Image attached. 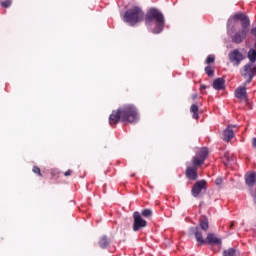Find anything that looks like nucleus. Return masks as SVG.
<instances>
[{"label": "nucleus", "instance_id": "4be33fe9", "mask_svg": "<svg viewBox=\"0 0 256 256\" xmlns=\"http://www.w3.org/2000/svg\"><path fill=\"white\" fill-rule=\"evenodd\" d=\"M142 215L143 217H151V215H153V212L151 211V209H144L142 211Z\"/></svg>", "mask_w": 256, "mask_h": 256}, {"label": "nucleus", "instance_id": "ddd939ff", "mask_svg": "<svg viewBox=\"0 0 256 256\" xmlns=\"http://www.w3.org/2000/svg\"><path fill=\"white\" fill-rule=\"evenodd\" d=\"M206 241L210 245H221L222 243L221 238H217V236H215V234L212 233L207 235Z\"/></svg>", "mask_w": 256, "mask_h": 256}, {"label": "nucleus", "instance_id": "412c9836", "mask_svg": "<svg viewBox=\"0 0 256 256\" xmlns=\"http://www.w3.org/2000/svg\"><path fill=\"white\" fill-rule=\"evenodd\" d=\"M205 73L208 75V77H213V75H215V71H213V68H211V66L205 67Z\"/></svg>", "mask_w": 256, "mask_h": 256}, {"label": "nucleus", "instance_id": "20e7f679", "mask_svg": "<svg viewBox=\"0 0 256 256\" xmlns=\"http://www.w3.org/2000/svg\"><path fill=\"white\" fill-rule=\"evenodd\" d=\"M207 155H209V150L207 148H201L199 152L193 157L192 163L194 167H187L186 175L188 179L191 181H195L197 179V168L201 167L203 163H205V159H207Z\"/></svg>", "mask_w": 256, "mask_h": 256}, {"label": "nucleus", "instance_id": "a878e982", "mask_svg": "<svg viewBox=\"0 0 256 256\" xmlns=\"http://www.w3.org/2000/svg\"><path fill=\"white\" fill-rule=\"evenodd\" d=\"M248 80L244 83V87H247V85H249V83H251V81H253V77L248 76Z\"/></svg>", "mask_w": 256, "mask_h": 256}, {"label": "nucleus", "instance_id": "cd10ccee", "mask_svg": "<svg viewBox=\"0 0 256 256\" xmlns=\"http://www.w3.org/2000/svg\"><path fill=\"white\" fill-rule=\"evenodd\" d=\"M252 147L256 149V138L252 139Z\"/></svg>", "mask_w": 256, "mask_h": 256}, {"label": "nucleus", "instance_id": "0eeeda50", "mask_svg": "<svg viewBox=\"0 0 256 256\" xmlns=\"http://www.w3.org/2000/svg\"><path fill=\"white\" fill-rule=\"evenodd\" d=\"M134 223H133V231H140L144 227H147V221L141 217V213L134 212Z\"/></svg>", "mask_w": 256, "mask_h": 256}, {"label": "nucleus", "instance_id": "4468645a", "mask_svg": "<svg viewBox=\"0 0 256 256\" xmlns=\"http://www.w3.org/2000/svg\"><path fill=\"white\" fill-rule=\"evenodd\" d=\"M213 88L216 89V91H222V89H225V79L223 78H217L213 82Z\"/></svg>", "mask_w": 256, "mask_h": 256}, {"label": "nucleus", "instance_id": "f257e3e1", "mask_svg": "<svg viewBox=\"0 0 256 256\" xmlns=\"http://www.w3.org/2000/svg\"><path fill=\"white\" fill-rule=\"evenodd\" d=\"M251 21L249 16L244 13H236L228 19L227 34L232 39V43L237 45L243 43L247 39Z\"/></svg>", "mask_w": 256, "mask_h": 256}, {"label": "nucleus", "instance_id": "423d86ee", "mask_svg": "<svg viewBox=\"0 0 256 256\" xmlns=\"http://www.w3.org/2000/svg\"><path fill=\"white\" fill-rule=\"evenodd\" d=\"M228 58L234 67H239L241 65V61L245 60V55H243L239 49H234L229 52Z\"/></svg>", "mask_w": 256, "mask_h": 256}, {"label": "nucleus", "instance_id": "5701e85b", "mask_svg": "<svg viewBox=\"0 0 256 256\" xmlns=\"http://www.w3.org/2000/svg\"><path fill=\"white\" fill-rule=\"evenodd\" d=\"M207 65H210V63H215V56L209 55L206 59Z\"/></svg>", "mask_w": 256, "mask_h": 256}, {"label": "nucleus", "instance_id": "dca6fc26", "mask_svg": "<svg viewBox=\"0 0 256 256\" xmlns=\"http://www.w3.org/2000/svg\"><path fill=\"white\" fill-rule=\"evenodd\" d=\"M200 227L202 231H207V229H209V220L207 219V217L201 216Z\"/></svg>", "mask_w": 256, "mask_h": 256}, {"label": "nucleus", "instance_id": "6ab92c4d", "mask_svg": "<svg viewBox=\"0 0 256 256\" xmlns=\"http://www.w3.org/2000/svg\"><path fill=\"white\" fill-rule=\"evenodd\" d=\"M191 113H193L192 117L193 119H199V107L197 104H192L190 108Z\"/></svg>", "mask_w": 256, "mask_h": 256}, {"label": "nucleus", "instance_id": "1a4fd4ad", "mask_svg": "<svg viewBox=\"0 0 256 256\" xmlns=\"http://www.w3.org/2000/svg\"><path fill=\"white\" fill-rule=\"evenodd\" d=\"M255 75H256V67L253 65V63L249 62L244 66L242 77H255Z\"/></svg>", "mask_w": 256, "mask_h": 256}, {"label": "nucleus", "instance_id": "c85d7f7f", "mask_svg": "<svg viewBox=\"0 0 256 256\" xmlns=\"http://www.w3.org/2000/svg\"><path fill=\"white\" fill-rule=\"evenodd\" d=\"M251 33H252V35H254V37H256V27L252 28Z\"/></svg>", "mask_w": 256, "mask_h": 256}, {"label": "nucleus", "instance_id": "473e14b6", "mask_svg": "<svg viewBox=\"0 0 256 256\" xmlns=\"http://www.w3.org/2000/svg\"><path fill=\"white\" fill-rule=\"evenodd\" d=\"M226 159H227V161L229 162L230 160H229V158L226 156Z\"/></svg>", "mask_w": 256, "mask_h": 256}, {"label": "nucleus", "instance_id": "2f4dec72", "mask_svg": "<svg viewBox=\"0 0 256 256\" xmlns=\"http://www.w3.org/2000/svg\"><path fill=\"white\" fill-rule=\"evenodd\" d=\"M193 99H197V95H193Z\"/></svg>", "mask_w": 256, "mask_h": 256}, {"label": "nucleus", "instance_id": "aec40b11", "mask_svg": "<svg viewBox=\"0 0 256 256\" xmlns=\"http://www.w3.org/2000/svg\"><path fill=\"white\" fill-rule=\"evenodd\" d=\"M247 57H248L250 63H255V61H256V50L255 49H250L248 51Z\"/></svg>", "mask_w": 256, "mask_h": 256}, {"label": "nucleus", "instance_id": "9d476101", "mask_svg": "<svg viewBox=\"0 0 256 256\" xmlns=\"http://www.w3.org/2000/svg\"><path fill=\"white\" fill-rule=\"evenodd\" d=\"M235 98L241 101H246L247 99V88L245 86H240L235 90Z\"/></svg>", "mask_w": 256, "mask_h": 256}, {"label": "nucleus", "instance_id": "9b49d317", "mask_svg": "<svg viewBox=\"0 0 256 256\" xmlns=\"http://www.w3.org/2000/svg\"><path fill=\"white\" fill-rule=\"evenodd\" d=\"M233 127L235 126H228L224 132H223V135H224V141H231V139H233L235 137V132L233 131Z\"/></svg>", "mask_w": 256, "mask_h": 256}, {"label": "nucleus", "instance_id": "a211bd4d", "mask_svg": "<svg viewBox=\"0 0 256 256\" xmlns=\"http://www.w3.org/2000/svg\"><path fill=\"white\" fill-rule=\"evenodd\" d=\"M98 245L101 249H107V247H109V240L107 239V236H102L98 242Z\"/></svg>", "mask_w": 256, "mask_h": 256}, {"label": "nucleus", "instance_id": "6e6552de", "mask_svg": "<svg viewBox=\"0 0 256 256\" xmlns=\"http://www.w3.org/2000/svg\"><path fill=\"white\" fill-rule=\"evenodd\" d=\"M206 183L207 182L205 180H201L194 184V186L192 188L193 197H199L201 191L207 189V188H205Z\"/></svg>", "mask_w": 256, "mask_h": 256}, {"label": "nucleus", "instance_id": "f3484780", "mask_svg": "<svg viewBox=\"0 0 256 256\" xmlns=\"http://www.w3.org/2000/svg\"><path fill=\"white\" fill-rule=\"evenodd\" d=\"M239 250L235 248H229L223 251V256H239Z\"/></svg>", "mask_w": 256, "mask_h": 256}, {"label": "nucleus", "instance_id": "7c9ffc66", "mask_svg": "<svg viewBox=\"0 0 256 256\" xmlns=\"http://www.w3.org/2000/svg\"><path fill=\"white\" fill-rule=\"evenodd\" d=\"M200 89H201V91H203V89H207V86L201 85V86H200Z\"/></svg>", "mask_w": 256, "mask_h": 256}, {"label": "nucleus", "instance_id": "bb28decb", "mask_svg": "<svg viewBox=\"0 0 256 256\" xmlns=\"http://www.w3.org/2000/svg\"><path fill=\"white\" fill-rule=\"evenodd\" d=\"M215 183L216 185H221L223 183V178H217Z\"/></svg>", "mask_w": 256, "mask_h": 256}, {"label": "nucleus", "instance_id": "f03ea898", "mask_svg": "<svg viewBox=\"0 0 256 256\" xmlns=\"http://www.w3.org/2000/svg\"><path fill=\"white\" fill-rule=\"evenodd\" d=\"M119 121H126L128 123H135L139 121V114L137 108L133 105H125L117 111H113L109 116L110 125H117Z\"/></svg>", "mask_w": 256, "mask_h": 256}, {"label": "nucleus", "instance_id": "7ed1b4c3", "mask_svg": "<svg viewBox=\"0 0 256 256\" xmlns=\"http://www.w3.org/2000/svg\"><path fill=\"white\" fill-rule=\"evenodd\" d=\"M145 22L150 31L154 34H159L165 27V17L159 10L152 8L147 12Z\"/></svg>", "mask_w": 256, "mask_h": 256}, {"label": "nucleus", "instance_id": "f8f14e48", "mask_svg": "<svg viewBox=\"0 0 256 256\" xmlns=\"http://www.w3.org/2000/svg\"><path fill=\"white\" fill-rule=\"evenodd\" d=\"M190 233L195 235L196 240L198 243H205V239H203V234H201V231H199V227H192L190 228Z\"/></svg>", "mask_w": 256, "mask_h": 256}, {"label": "nucleus", "instance_id": "c756f323", "mask_svg": "<svg viewBox=\"0 0 256 256\" xmlns=\"http://www.w3.org/2000/svg\"><path fill=\"white\" fill-rule=\"evenodd\" d=\"M65 177H69V175H71V170H68L64 173Z\"/></svg>", "mask_w": 256, "mask_h": 256}, {"label": "nucleus", "instance_id": "b1692460", "mask_svg": "<svg viewBox=\"0 0 256 256\" xmlns=\"http://www.w3.org/2000/svg\"><path fill=\"white\" fill-rule=\"evenodd\" d=\"M1 6L4 8L11 7V0H5L1 2Z\"/></svg>", "mask_w": 256, "mask_h": 256}, {"label": "nucleus", "instance_id": "393cba45", "mask_svg": "<svg viewBox=\"0 0 256 256\" xmlns=\"http://www.w3.org/2000/svg\"><path fill=\"white\" fill-rule=\"evenodd\" d=\"M33 173H38L39 176L41 177V169H40L39 167L34 166V167H33Z\"/></svg>", "mask_w": 256, "mask_h": 256}, {"label": "nucleus", "instance_id": "39448f33", "mask_svg": "<svg viewBox=\"0 0 256 256\" xmlns=\"http://www.w3.org/2000/svg\"><path fill=\"white\" fill-rule=\"evenodd\" d=\"M145 19V13L139 7H133L125 12L123 20L128 23L130 27H135L137 23H141Z\"/></svg>", "mask_w": 256, "mask_h": 256}, {"label": "nucleus", "instance_id": "2eb2a0df", "mask_svg": "<svg viewBox=\"0 0 256 256\" xmlns=\"http://www.w3.org/2000/svg\"><path fill=\"white\" fill-rule=\"evenodd\" d=\"M245 181H246V185H248L249 187H253L256 183V173L253 172L246 175Z\"/></svg>", "mask_w": 256, "mask_h": 256}]
</instances>
